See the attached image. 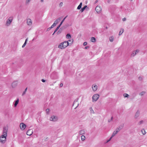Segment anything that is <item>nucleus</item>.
<instances>
[{"label": "nucleus", "instance_id": "obj_1", "mask_svg": "<svg viewBox=\"0 0 147 147\" xmlns=\"http://www.w3.org/2000/svg\"><path fill=\"white\" fill-rule=\"evenodd\" d=\"M7 128L6 127H4L2 132V134L0 136V142L1 144H5L6 141L7 136Z\"/></svg>", "mask_w": 147, "mask_h": 147}, {"label": "nucleus", "instance_id": "obj_2", "mask_svg": "<svg viewBox=\"0 0 147 147\" xmlns=\"http://www.w3.org/2000/svg\"><path fill=\"white\" fill-rule=\"evenodd\" d=\"M69 45L68 41H65L61 43L58 46V48L61 49H64Z\"/></svg>", "mask_w": 147, "mask_h": 147}, {"label": "nucleus", "instance_id": "obj_3", "mask_svg": "<svg viewBox=\"0 0 147 147\" xmlns=\"http://www.w3.org/2000/svg\"><path fill=\"white\" fill-rule=\"evenodd\" d=\"M13 18L12 17H9L6 21L5 26H10L13 21Z\"/></svg>", "mask_w": 147, "mask_h": 147}, {"label": "nucleus", "instance_id": "obj_4", "mask_svg": "<svg viewBox=\"0 0 147 147\" xmlns=\"http://www.w3.org/2000/svg\"><path fill=\"white\" fill-rule=\"evenodd\" d=\"M58 119V117L57 116L54 115H52L49 118V120L53 122L57 121Z\"/></svg>", "mask_w": 147, "mask_h": 147}, {"label": "nucleus", "instance_id": "obj_5", "mask_svg": "<svg viewBox=\"0 0 147 147\" xmlns=\"http://www.w3.org/2000/svg\"><path fill=\"white\" fill-rule=\"evenodd\" d=\"M99 97V95L98 94H94L92 97L93 101H96Z\"/></svg>", "mask_w": 147, "mask_h": 147}, {"label": "nucleus", "instance_id": "obj_6", "mask_svg": "<svg viewBox=\"0 0 147 147\" xmlns=\"http://www.w3.org/2000/svg\"><path fill=\"white\" fill-rule=\"evenodd\" d=\"M121 130V129H120V127H117L115 130L113 132V134H112L111 137H113L118 132H119Z\"/></svg>", "mask_w": 147, "mask_h": 147}, {"label": "nucleus", "instance_id": "obj_7", "mask_svg": "<svg viewBox=\"0 0 147 147\" xmlns=\"http://www.w3.org/2000/svg\"><path fill=\"white\" fill-rule=\"evenodd\" d=\"M140 51L139 49H137L133 51L131 55V57L135 56Z\"/></svg>", "mask_w": 147, "mask_h": 147}, {"label": "nucleus", "instance_id": "obj_8", "mask_svg": "<svg viewBox=\"0 0 147 147\" xmlns=\"http://www.w3.org/2000/svg\"><path fill=\"white\" fill-rule=\"evenodd\" d=\"M101 8L100 6H97L95 8V10L98 13H100L101 12Z\"/></svg>", "mask_w": 147, "mask_h": 147}, {"label": "nucleus", "instance_id": "obj_9", "mask_svg": "<svg viewBox=\"0 0 147 147\" xmlns=\"http://www.w3.org/2000/svg\"><path fill=\"white\" fill-rule=\"evenodd\" d=\"M92 90L94 92H95L97 89L98 86L96 84H94L92 85Z\"/></svg>", "mask_w": 147, "mask_h": 147}, {"label": "nucleus", "instance_id": "obj_10", "mask_svg": "<svg viewBox=\"0 0 147 147\" xmlns=\"http://www.w3.org/2000/svg\"><path fill=\"white\" fill-rule=\"evenodd\" d=\"M26 127V125L24 123H22L20 124V128L22 130H24Z\"/></svg>", "mask_w": 147, "mask_h": 147}, {"label": "nucleus", "instance_id": "obj_11", "mask_svg": "<svg viewBox=\"0 0 147 147\" xmlns=\"http://www.w3.org/2000/svg\"><path fill=\"white\" fill-rule=\"evenodd\" d=\"M18 82L17 81H14L12 82L11 84L12 87L13 88L16 87L18 85Z\"/></svg>", "mask_w": 147, "mask_h": 147}, {"label": "nucleus", "instance_id": "obj_12", "mask_svg": "<svg viewBox=\"0 0 147 147\" xmlns=\"http://www.w3.org/2000/svg\"><path fill=\"white\" fill-rule=\"evenodd\" d=\"M85 129H84L80 130L78 132L79 134L80 135L85 134Z\"/></svg>", "mask_w": 147, "mask_h": 147}, {"label": "nucleus", "instance_id": "obj_13", "mask_svg": "<svg viewBox=\"0 0 147 147\" xmlns=\"http://www.w3.org/2000/svg\"><path fill=\"white\" fill-rule=\"evenodd\" d=\"M140 114V112L139 111H138L136 112L134 116V118L135 119H137L139 117Z\"/></svg>", "mask_w": 147, "mask_h": 147}, {"label": "nucleus", "instance_id": "obj_14", "mask_svg": "<svg viewBox=\"0 0 147 147\" xmlns=\"http://www.w3.org/2000/svg\"><path fill=\"white\" fill-rule=\"evenodd\" d=\"M32 22L30 19H28L27 20V24L29 26H31L32 25Z\"/></svg>", "mask_w": 147, "mask_h": 147}, {"label": "nucleus", "instance_id": "obj_15", "mask_svg": "<svg viewBox=\"0 0 147 147\" xmlns=\"http://www.w3.org/2000/svg\"><path fill=\"white\" fill-rule=\"evenodd\" d=\"M33 130L31 129L28 130L26 132V134L29 136H31Z\"/></svg>", "mask_w": 147, "mask_h": 147}, {"label": "nucleus", "instance_id": "obj_16", "mask_svg": "<svg viewBox=\"0 0 147 147\" xmlns=\"http://www.w3.org/2000/svg\"><path fill=\"white\" fill-rule=\"evenodd\" d=\"M89 110L90 111V113L91 114L95 113V112L93 109L92 108V107H90L89 109Z\"/></svg>", "mask_w": 147, "mask_h": 147}, {"label": "nucleus", "instance_id": "obj_17", "mask_svg": "<svg viewBox=\"0 0 147 147\" xmlns=\"http://www.w3.org/2000/svg\"><path fill=\"white\" fill-rule=\"evenodd\" d=\"M19 102V99L18 98L17 99V100H16L15 101V103H14V107H16V106H17V105L18 103Z\"/></svg>", "mask_w": 147, "mask_h": 147}, {"label": "nucleus", "instance_id": "obj_18", "mask_svg": "<svg viewBox=\"0 0 147 147\" xmlns=\"http://www.w3.org/2000/svg\"><path fill=\"white\" fill-rule=\"evenodd\" d=\"M123 32H124V29H123L122 28H121V29H120V30L119 31V36H120V35H121L123 33Z\"/></svg>", "mask_w": 147, "mask_h": 147}, {"label": "nucleus", "instance_id": "obj_19", "mask_svg": "<svg viewBox=\"0 0 147 147\" xmlns=\"http://www.w3.org/2000/svg\"><path fill=\"white\" fill-rule=\"evenodd\" d=\"M146 93V92L144 91H142L140 92L139 93V95L141 96H142L144 95L145 93Z\"/></svg>", "mask_w": 147, "mask_h": 147}, {"label": "nucleus", "instance_id": "obj_20", "mask_svg": "<svg viewBox=\"0 0 147 147\" xmlns=\"http://www.w3.org/2000/svg\"><path fill=\"white\" fill-rule=\"evenodd\" d=\"M82 2H81L79 5L77 7V9H81L82 6Z\"/></svg>", "mask_w": 147, "mask_h": 147}, {"label": "nucleus", "instance_id": "obj_21", "mask_svg": "<svg viewBox=\"0 0 147 147\" xmlns=\"http://www.w3.org/2000/svg\"><path fill=\"white\" fill-rule=\"evenodd\" d=\"M61 26V25H60V24L59 25L57 26V27L55 30L54 32V33H55L57 31V30L59 29V28Z\"/></svg>", "mask_w": 147, "mask_h": 147}, {"label": "nucleus", "instance_id": "obj_22", "mask_svg": "<svg viewBox=\"0 0 147 147\" xmlns=\"http://www.w3.org/2000/svg\"><path fill=\"white\" fill-rule=\"evenodd\" d=\"M109 40L111 42H113V36H111L109 38Z\"/></svg>", "mask_w": 147, "mask_h": 147}, {"label": "nucleus", "instance_id": "obj_23", "mask_svg": "<svg viewBox=\"0 0 147 147\" xmlns=\"http://www.w3.org/2000/svg\"><path fill=\"white\" fill-rule=\"evenodd\" d=\"M91 41L92 42H95L96 41V39L94 37H92L91 39Z\"/></svg>", "mask_w": 147, "mask_h": 147}, {"label": "nucleus", "instance_id": "obj_24", "mask_svg": "<svg viewBox=\"0 0 147 147\" xmlns=\"http://www.w3.org/2000/svg\"><path fill=\"white\" fill-rule=\"evenodd\" d=\"M85 138H86V137H85V136L84 135H82L81 136V140L83 141H84L85 140Z\"/></svg>", "mask_w": 147, "mask_h": 147}, {"label": "nucleus", "instance_id": "obj_25", "mask_svg": "<svg viewBox=\"0 0 147 147\" xmlns=\"http://www.w3.org/2000/svg\"><path fill=\"white\" fill-rule=\"evenodd\" d=\"M27 89V88L25 89L24 91L23 92L22 94V96H24L26 94Z\"/></svg>", "mask_w": 147, "mask_h": 147}, {"label": "nucleus", "instance_id": "obj_26", "mask_svg": "<svg viewBox=\"0 0 147 147\" xmlns=\"http://www.w3.org/2000/svg\"><path fill=\"white\" fill-rule=\"evenodd\" d=\"M144 123V121L143 120H141L139 121L138 123V125H141L142 124H143Z\"/></svg>", "mask_w": 147, "mask_h": 147}, {"label": "nucleus", "instance_id": "obj_27", "mask_svg": "<svg viewBox=\"0 0 147 147\" xmlns=\"http://www.w3.org/2000/svg\"><path fill=\"white\" fill-rule=\"evenodd\" d=\"M66 38L67 39H69L71 38V35L69 34H68L66 35Z\"/></svg>", "mask_w": 147, "mask_h": 147}, {"label": "nucleus", "instance_id": "obj_28", "mask_svg": "<svg viewBox=\"0 0 147 147\" xmlns=\"http://www.w3.org/2000/svg\"><path fill=\"white\" fill-rule=\"evenodd\" d=\"M67 17V16H66V17H65L62 20V21H61V22L60 23V25H61L62 24H63V22L65 20V19H66V18Z\"/></svg>", "mask_w": 147, "mask_h": 147}, {"label": "nucleus", "instance_id": "obj_29", "mask_svg": "<svg viewBox=\"0 0 147 147\" xmlns=\"http://www.w3.org/2000/svg\"><path fill=\"white\" fill-rule=\"evenodd\" d=\"M31 0H26L25 3L26 5L28 4Z\"/></svg>", "mask_w": 147, "mask_h": 147}, {"label": "nucleus", "instance_id": "obj_30", "mask_svg": "<svg viewBox=\"0 0 147 147\" xmlns=\"http://www.w3.org/2000/svg\"><path fill=\"white\" fill-rule=\"evenodd\" d=\"M87 6L86 5L84 6L83 8H82L81 10V12H83L85 9H86V8L87 7Z\"/></svg>", "mask_w": 147, "mask_h": 147}, {"label": "nucleus", "instance_id": "obj_31", "mask_svg": "<svg viewBox=\"0 0 147 147\" xmlns=\"http://www.w3.org/2000/svg\"><path fill=\"white\" fill-rule=\"evenodd\" d=\"M141 131L143 135H145L146 134L145 131L144 129H142L141 130Z\"/></svg>", "mask_w": 147, "mask_h": 147}, {"label": "nucleus", "instance_id": "obj_32", "mask_svg": "<svg viewBox=\"0 0 147 147\" xmlns=\"http://www.w3.org/2000/svg\"><path fill=\"white\" fill-rule=\"evenodd\" d=\"M123 96L125 97H127L129 96V95L125 93L123 94Z\"/></svg>", "mask_w": 147, "mask_h": 147}, {"label": "nucleus", "instance_id": "obj_33", "mask_svg": "<svg viewBox=\"0 0 147 147\" xmlns=\"http://www.w3.org/2000/svg\"><path fill=\"white\" fill-rule=\"evenodd\" d=\"M61 18H58L57 19H56V21H57L58 23L61 20Z\"/></svg>", "mask_w": 147, "mask_h": 147}, {"label": "nucleus", "instance_id": "obj_34", "mask_svg": "<svg viewBox=\"0 0 147 147\" xmlns=\"http://www.w3.org/2000/svg\"><path fill=\"white\" fill-rule=\"evenodd\" d=\"M61 32V30L60 29H59L58 31L57 32V34H59Z\"/></svg>", "mask_w": 147, "mask_h": 147}, {"label": "nucleus", "instance_id": "obj_35", "mask_svg": "<svg viewBox=\"0 0 147 147\" xmlns=\"http://www.w3.org/2000/svg\"><path fill=\"white\" fill-rule=\"evenodd\" d=\"M143 79V78L142 77L140 76V77H139V78H138V79L140 81L142 80Z\"/></svg>", "mask_w": 147, "mask_h": 147}, {"label": "nucleus", "instance_id": "obj_36", "mask_svg": "<svg viewBox=\"0 0 147 147\" xmlns=\"http://www.w3.org/2000/svg\"><path fill=\"white\" fill-rule=\"evenodd\" d=\"M68 41V42L69 41V42H71L70 43V44H72L73 42V39L72 40H69Z\"/></svg>", "mask_w": 147, "mask_h": 147}, {"label": "nucleus", "instance_id": "obj_37", "mask_svg": "<svg viewBox=\"0 0 147 147\" xmlns=\"http://www.w3.org/2000/svg\"><path fill=\"white\" fill-rule=\"evenodd\" d=\"M113 120V117H112L111 119H109L108 120V122H110L111 121H112Z\"/></svg>", "mask_w": 147, "mask_h": 147}, {"label": "nucleus", "instance_id": "obj_38", "mask_svg": "<svg viewBox=\"0 0 147 147\" xmlns=\"http://www.w3.org/2000/svg\"><path fill=\"white\" fill-rule=\"evenodd\" d=\"M112 137L111 136L110 138L109 139L107 140V141L106 142V143H108V142H109V141H110L111 140V139H112Z\"/></svg>", "mask_w": 147, "mask_h": 147}, {"label": "nucleus", "instance_id": "obj_39", "mask_svg": "<svg viewBox=\"0 0 147 147\" xmlns=\"http://www.w3.org/2000/svg\"><path fill=\"white\" fill-rule=\"evenodd\" d=\"M46 111L47 113H48L49 112V109H47L46 110Z\"/></svg>", "mask_w": 147, "mask_h": 147}, {"label": "nucleus", "instance_id": "obj_40", "mask_svg": "<svg viewBox=\"0 0 147 147\" xmlns=\"http://www.w3.org/2000/svg\"><path fill=\"white\" fill-rule=\"evenodd\" d=\"M56 25L55 24H54V23H53V24L52 25V26H51V28H53L54 27H55Z\"/></svg>", "mask_w": 147, "mask_h": 147}, {"label": "nucleus", "instance_id": "obj_41", "mask_svg": "<svg viewBox=\"0 0 147 147\" xmlns=\"http://www.w3.org/2000/svg\"><path fill=\"white\" fill-rule=\"evenodd\" d=\"M26 42H25L24 43V44L22 45V48L24 47L25 46V45H26Z\"/></svg>", "mask_w": 147, "mask_h": 147}, {"label": "nucleus", "instance_id": "obj_42", "mask_svg": "<svg viewBox=\"0 0 147 147\" xmlns=\"http://www.w3.org/2000/svg\"><path fill=\"white\" fill-rule=\"evenodd\" d=\"M87 44V42H84L83 43V45L84 46H86Z\"/></svg>", "mask_w": 147, "mask_h": 147}, {"label": "nucleus", "instance_id": "obj_43", "mask_svg": "<svg viewBox=\"0 0 147 147\" xmlns=\"http://www.w3.org/2000/svg\"><path fill=\"white\" fill-rule=\"evenodd\" d=\"M54 24H55L56 25V24H58V22H57V21H56V20L54 22Z\"/></svg>", "mask_w": 147, "mask_h": 147}, {"label": "nucleus", "instance_id": "obj_44", "mask_svg": "<svg viewBox=\"0 0 147 147\" xmlns=\"http://www.w3.org/2000/svg\"><path fill=\"white\" fill-rule=\"evenodd\" d=\"M63 3L62 2H61L59 4V5L61 6H62L63 5Z\"/></svg>", "mask_w": 147, "mask_h": 147}, {"label": "nucleus", "instance_id": "obj_45", "mask_svg": "<svg viewBox=\"0 0 147 147\" xmlns=\"http://www.w3.org/2000/svg\"><path fill=\"white\" fill-rule=\"evenodd\" d=\"M52 28H51V27L48 28H47V31H49V30L51 29Z\"/></svg>", "mask_w": 147, "mask_h": 147}, {"label": "nucleus", "instance_id": "obj_46", "mask_svg": "<svg viewBox=\"0 0 147 147\" xmlns=\"http://www.w3.org/2000/svg\"><path fill=\"white\" fill-rule=\"evenodd\" d=\"M122 20H123V21H126V18H124Z\"/></svg>", "mask_w": 147, "mask_h": 147}, {"label": "nucleus", "instance_id": "obj_47", "mask_svg": "<svg viewBox=\"0 0 147 147\" xmlns=\"http://www.w3.org/2000/svg\"><path fill=\"white\" fill-rule=\"evenodd\" d=\"M63 86V84H62V83H61V84H60V87H62V86Z\"/></svg>", "mask_w": 147, "mask_h": 147}, {"label": "nucleus", "instance_id": "obj_48", "mask_svg": "<svg viewBox=\"0 0 147 147\" xmlns=\"http://www.w3.org/2000/svg\"><path fill=\"white\" fill-rule=\"evenodd\" d=\"M28 40V38H27L26 39V40H25V42H26V43H27V41Z\"/></svg>", "mask_w": 147, "mask_h": 147}, {"label": "nucleus", "instance_id": "obj_49", "mask_svg": "<svg viewBox=\"0 0 147 147\" xmlns=\"http://www.w3.org/2000/svg\"><path fill=\"white\" fill-rule=\"evenodd\" d=\"M42 82H45V80H44V79H42Z\"/></svg>", "mask_w": 147, "mask_h": 147}, {"label": "nucleus", "instance_id": "obj_50", "mask_svg": "<svg viewBox=\"0 0 147 147\" xmlns=\"http://www.w3.org/2000/svg\"><path fill=\"white\" fill-rule=\"evenodd\" d=\"M88 48V46H86V47H85V49H87Z\"/></svg>", "mask_w": 147, "mask_h": 147}, {"label": "nucleus", "instance_id": "obj_51", "mask_svg": "<svg viewBox=\"0 0 147 147\" xmlns=\"http://www.w3.org/2000/svg\"><path fill=\"white\" fill-rule=\"evenodd\" d=\"M41 2H43L44 1V0H40Z\"/></svg>", "mask_w": 147, "mask_h": 147}, {"label": "nucleus", "instance_id": "obj_52", "mask_svg": "<svg viewBox=\"0 0 147 147\" xmlns=\"http://www.w3.org/2000/svg\"><path fill=\"white\" fill-rule=\"evenodd\" d=\"M54 34H55V33H54V32L53 33V35Z\"/></svg>", "mask_w": 147, "mask_h": 147}, {"label": "nucleus", "instance_id": "obj_53", "mask_svg": "<svg viewBox=\"0 0 147 147\" xmlns=\"http://www.w3.org/2000/svg\"><path fill=\"white\" fill-rule=\"evenodd\" d=\"M106 29H107V27H106Z\"/></svg>", "mask_w": 147, "mask_h": 147}, {"label": "nucleus", "instance_id": "obj_54", "mask_svg": "<svg viewBox=\"0 0 147 147\" xmlns=\"http://www.w3.org/2000/svg\"><path fill=\"white\" fill-rule=\"evenodd\" d=\"M108 2H109V1H108Z\"/></svg>", "mask_w": 147, "mask_h": 147}]
</instances>
